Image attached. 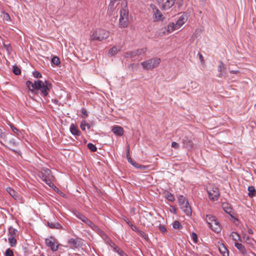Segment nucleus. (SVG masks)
<instances>
[{"mask_svg":"<svg viewBox=\"0 0 256 256\" xmlns=\"http://www.w3.org/2000/svg\"><path fill=\"white\" fill-rule=\"evenodd\" d=\"M110 32L104 29L97 28L92 32L90 37V41L100 42L108 38Z\"/></svg>","mask_w":256,"mask_h":256,"instance_id":"1","label":"nucleus"},{"mask_svg":"<svg viewBox=\"0 0 256 256\" xmlns=\"http://www.w3.org/2000/svg\"><path fill=\"white\" fill-rule=\"evenodd\" d=\"M124 5L120 10V18L119 20L120 27L126 28L128 24V10L126 2H122Z\"/></svg>","mask_w":256,"mask_h":256,"instance_id":"2","label":"nucleus"},{"mask_svg":"<svg viewBox=\"0 0 256 256\" xmlns=\"http://www.w3.org/2000/svg\"><path fill=\"white\" fill-rule=\"evenodd\" d=\"M206 220L208 227L211 228L214 232L218 233L221 231L220 224L215 216L211 214H206Z\"/></svg>","mask_w":256,"mask_h":256,"instance_id":"3","label":"nucleus"},{"mask_svg":"<svg viewBox=\"0 0 256 256\" xmlns=\"http://www.w3.org/2000/svg\"><path fill=\"white\" fill-rule=\"evenodd\" d=\"M38 176L41 180L44 182L49 186L52 187L54 186V184L52 182V180L54 176L49 169L42 168L39 172Z\"/></svg>","mask_w":256,"mask_h":256,"instance_id":"4","label":"nucleus"},{"mask_svg":"<svg viewBox=\"0 0 256 256\" xmlns=\"http://www.w3.org/2000/svg\"><path fill=\"white\" fill-rule=\"evenodd\" d=\"M36 90H40L44 96H47L48 94V92L52 88V84L46 80L44 82L40 80H37V84Z\"/></svg>","mask_w":256,"mask_h":256,"instance_id":"5","label":"nucleus"},{"mask_svg":"<svg viewBox=\"0 0 256 256\" xmlns=\"http://www.w3.org/2000/svg\"><path fill=\"white\" fill-rule=\"evenodd\" d=\"M161 60L160 58H154L142 62L141 65L144 69L151 70L158 66Z\"/></svg>","mask_w":256,"mask_h":256,"instance_id":"6","label":"nucleus"},{"mask_svg":"<svg viewBox=\"0 0 256 256\" xmlns=\"http://www.w3.org/2000/svg\"><path fill=\"white\" fill-rule=\"evenodd\" d=\"M178 202L180 206V208L184 211V212L188 216L191 215L192 210L189 203L186 200V198L183 196H180L178 198Z\"/></svg>","mask_w":256,"mask_h":256,"instance_id":"7","label":"nucleus"},{"mask_svg":"<svg viewBox=\"0 0 256 256\" xmlns=\"http://www.w3.org/2000/svg\"><path fill=\"white\" fill-rule=\"evenodd\" d=\"M207 192L210 200L214 201L218 200L220 196V192L218 187L213 184H210L207 187Z\"/></svg>","mask_w":256,"mask_h":256,"instance_id":"8","label":"nucleus"},{"mask_svg":"<svg viewBox=\"0 0 256 256\" xmlns=\"http://www.w3.org/2000/svg\"><path fill=\"white\" fill-rule=\"evenodd\" d=\"M74 215L78 219L80 220L83 222L87 224L88 226L94 230H98V228L93 222L88 218L86 216L78 212H74Z\"/></svg>","mask_w":256,"mask_h":256,"instance_id":"9","label":"nucleus"},{"mask_svg":"<svg viewBox=\"0 0 256 256\" xmlns=\"http://www.w3.org/2000/svg\"><path fill=\"white\" fill-rule=\"evenodd\" d=\"M147 51L146 48H139L134 51H129L124 54L126 58H135L136 56L144 55Z\"/></svg>","mask_w":256,"mask_h":256,"instance_id":"10","label":"nucleus"},{"mask_svg":"<svg viewBox=\"0 0 256 256\" xmlns=\"http://www.w3.org/2000/svg\"><path fill=\"white\" fill-rule=\"evenodd\" d=\"M46 246L50 248L52 252H56L58 248V244H57L56 240L52 237L46 238L45 240Z\"/></svg>","mask_w":256,"mask_h":256,"instance_id":"11","label":"nucleus"},{"mask_svg":"<svg viewBox=\"0 0 256 256\" xmlns=\"http://www.w3.org/2000/svg\"><path fill=\"white\" fill-rule=\"evenodd\" d=\"M68 244L71 247L78 248H80L82 245V242L81 239L78 238H71L68 240Z\"/></svg>","mask_w":256,"mask_h":256,"instance_id":"12","label":"nucleus"},{"mask_svg":"<svg viewBox=\"0 0 256 256\" xmlns=\"http://www.w3.org/2000/svg\"><path fill=\"white\" fill-rule=\"evenodd\" d=\"M182 142L184 146L188 150H191L193 148L194 144L190 139L188 137H184L182 140Z\"/></svg>","mask_w":256,"mask_h":256,"instance_id":"13","label":"nucleus"},{"mask_svg":"<svg viewBox=\"0 0 256 256\" xmlns=\"http://www.w3.org/2000/svg\"><path fill=\"white\" fill-rule=\"evenodd\" d=\"M8 146H5L11 150L16 152V150L14 148L18 146V144L16 142V140L14 138L10 140L7 141Z\"/></svg>","mask_w":256,"mask_h":256,"instance_id":"14","label":"nucleus"},{"mask_svg":"<svg viewBox=\"0 0 256 256\" xmlns=\"http://www.w3.org/2000/svg\"><path fill=\"white\" fill-rule=\"evenodd\" d=\"M222 207L226 213L228 214L232 217V214H234V212L230 204L226 202H224L222 204Z\"/></svg>","mask_w":256,"mask_h":256,"instance_id":"15","label":"nucleus"},{"mask_svg":"<svg viewBox=\"0 0 256 256\" xmlns=\"http://www.w3.org/2000/svg\"><path fill=\"white\" fill-rule=\"evenodd\" d=\"M112 132L118 136H122L124 132L123 128L119 126H113Z\"/></svg>","mask_w":256,"mask_h":256,"instance_id":"16","label":"nucleus"},{"mask_svg":"<svg viewBox=\"0 0 256 256\" xmlns=\"http://www.w3.org/2000/svg\"><path fill=\"white\" fill-rule=\"evenodd\" d=\"M154 12V21L162 20L164 18L163 15L158 9H156Z\"/></svg>","mask_w":256,"mask_h":256,"instance_id":"17","label":"nucleus"},{"mask_svg":"<svg viewBox=\"0 0 256 256\" xmlns=\"http://www.w3.org/2000/svg\"><path fill=\"white\" fill-rule=\"evenodd\" d=\"M70 130L72 134L77 136L80 135V132L78 130V126L76 124H72Z\"/></svg>","mask_w":256,"mask_h":256,"instance_id":"18","label":"nucleus"},{"mask_svg":"<svg viewBox=\"0 0 256 256\" xmlns=\"http://www.w3.org/2000/svg\"><path fill=\"white\" fill-rule=\"evenodd\" d=\"M176 0H166V2L162 4V8L164 10H168L172 7L174 3Z\"/></svg>","mask_w":256,"mask_h":256,"instance_id":"19","label":"nucleus"},{"mask_svg":"<svg viewBox=\"0 0 256 256\" xmlns=\"http://www.w3.org/2000/svg\"><path fill=\"white\" fill-rule=\"evenodd\" d=\"M48 226L50 228H56V229H62V226L58 222H48Z\"/></svg>","mask_w":256,"mask_h":256,"instance_id":"20","label":"nucleus"},{"mask_svg":"<svg viewBox=\"0 0 256 256\" xmlns=\"http://www.w3.org/2000/svg\"><path fill=\"white\" fill-rule=\"evenodd\" d=\"M234 246L240 250V252L242 254H246V250L244 246L241 243L236 242L234 244Z\"/></svg>","mask_w":256,"mask_h":256,"instance_id":"21","label":"nucleus"},{"mask_svg":"<svg viewBox=\"0 0 256 256\" xmlns=\"http://www.w3.org/2000/svg\"><path fill=\"white\" fill-rule=\"evenodd\" d=\"M36 84H37V80H35L34 83L32 82L30 80L27 81L26 82V85L27 87L30 91H33L34 90H36Z\"/></svg>","mask_w":256,"mask_h":256,"instance_id":"22","label":"nucleus"},{"mask_svg":"<svg viewBox=\"0 0 256 256\" xmlns=\"http://www.w3.org/2000/svg\"><path fill=\"white\" fill-rule=\"evenodd\" d=\"M219 250L222 256H229L228 251L223 244L219 247Z\"/></svg>","mask_w":256,"mask_h":256,"instance_id":"23","label":"nucleus"},{"mask_svg":"<svg viewBox=\"0 0 256 256\" xmlns=\"http://www.w3.org/2000/svg\"><path fill=\"white\" fill-rule=\"evenodd\" d=\"M6 191L14 200H18V193L13 189L10 188H6Z\"/></svg>","mask_w":256,"mask_h":256,"instance_id":"24","label":"nucleus"},{"mask_svg":"<svg viewBox=\"0 0 256 256\" xmlns=\"http://www.w3.org/2000/svg\"><path fill=\"white\" fill-rule=\"evenodd\" d=\"M17 230L12 226L8 228V236H9L16 237L18 235Z\"/></svg>","mask_w":256,"mask_h":256,"instance_id":"25","label":"nucleus"},{"mask_svg":"<svg viewBox=\"0 0 256 256\" xmlns=\"http://www.w3.org/2000/svg\"><path fill=\"white\" fill-rule=\"evenodd\" d=\"M185 23V18L183 16H180L177 20L176 24V26L178 29Z\"/></svg>","mask_w":256,"mask_h":256,"instance_id":"26","label":"nucleus"},{"mask_svg":"<svg viewBox=\"0 0 256 256\" xmlns=\"http://www.w3.org/2000/svg\"><path fill=\"white\" fill-rule=\"evenodd\" d=\"M178 29V28L176 26V24L173 23H170L168 24V25L167 26V32L168 33H171L175 30Z\"/></svg>","mask_w":256,"mask_h":256,"instance_id":"27","label":"nucleus"},{"mask_svg":"<svg viewBox=\"0 0 256 256\" xmlns=\"http://www.w3.org/2000/svg\"><path fill=\"white\" fill-rule=\"evenodd\" d=\"M230 236L234 241H242L240 235L236 232H232L230 235Z\"/></svg>","mask_w":256,"mask_h":256,"instance_id":"28","label":"nucleus"},{"mask_svg":"<svg viewBox=\"0 0 256 256\" xmlns=\"http://www.w3.org/2000/svg\"><path fill=\"white\" fill-rule=\"evenodd\" d=\"M248 195L250 198L254 197L256 194V191L254 189V188L252 186H248Z\"/></svg>","mask_w":256,"mask_h":256,"instance_id":"29","label":"nucleus"},{"mask_svg":"<svg viewBox=\"0 0 256 256\" xmlns=\"http://www.w3.org/2000/svg\"><path fill=\"white\" fill-rule=\"evenodd\" d=\"M80 127L82 130H86V127H87L88 129H90V126L89 124L86 122V120H82L81 122Z\"/></svg>","mask_w":256,"mask_h":256,"instance_id":"30","label":"nucleus"},{"mask_svg":"<svg viewBox=\"0 0 256 256\" xmlns=\"http://www.w3.org/2000/svg\"><path fill=\"white\" fill-rule=\"evenodd\" d=\"M165 198L169 201L173 202L174 200V196L168 192H166L164 193Z\"/></svg>","mask_w":256,"mask_h":256,"instance_id":"31","label":"nucleus"},{"mask_svg":"<svg viewBox=\"0 0 256 256\" xmlns=\"http://www.w3.org/2000/svg\"><path fill=\"white\" fill-rule=\"evenodd\" d=\"M16 237L9 236L8 238V242L12 247H14L16 244Z\"/></svg>","mask_w":256,"mask_h":256,"instance_id":"32","label":"nucleus"},{"mask_svg":"<svg viewBox=\"0 0 256 256\" xmlns=\"http://www.w3.org/2000/svg\"><path fill=\"white\" fill-rule=\"evenodd\" d=\"M118 51L119 50L116 47L113 46L109 50L108 54L110 56H114L116 54Z\"/></svg>","mask_w":256,"mask_h":256,"instance_id":"33","label":"nucleus"},{"mask_svg":"<svg viewBox=\"0 0 256 256\" xmlns=\"http://www.w3.org/2000/svg\"><path fill=\"white\" fill-rule=\"evenodd\" d=\"M173 228L174 229L180 230L182 228V226L178 220H176L172 224Z\"/></svg>","mask_w":256,"mask_h":256,"instance_id":"34","label":"nucleus"},{"mask_svg":"<svg viewBox=\"0 0 256 256\" xmlns=\"http://www.w3.org/2000/svg\"><path fill=\"white\" fill-rule=\"evenodd\" d=\"M51 62L52 64H55L56 66H58L60 64V58L58 56H54L51 60Z\"/></svg>","mask_w":256,"mask_h":256,"instance_id":"35","label":"nucleus"},{"mask_svg":"<svg viewBox=\"0 0 256 256\" xmlns=\"http://www.w3.org/2000/svg\"><path fill=\"white\" fill-rule=\"evenodd\" d=\"M116 2L113 1V0H110V3L108 6V11L110 12H112L114 10V4Z\"/></svg>","mask_w":256,"mask_h":256,"instance_id":"36","label":"nucleus"},{"mask_svg":"<svg viewBox=\"0 0 256 256\" xmlns=\"http://www.w3.org/2000/svg\"><path fill=\"white\" fill-rule=\"evenodd\" d=\"M12 72L16 75H19L21 73L20 68L16 66H13Z\"/></svg>","mask_w":256,"mask_h":256,"instance_id":"37","label":"nucleus"},{"mask_svg":"<svg viewBox=\"0 0 256 256\" xmlns=\"http://www.w3.org/2000/svg\"><path fill=\"white\" fill-rule=\"evenodd\" d=\"M88 148L93 152H95L97 150L96 147L92 143L88 144Z\"/></svg>","mask_w":256,"mask_h":256,"instance_id":"38","label":"nucleus"},{"mask_svg":"<svg viewBox=\"0 0 256 256\" xmlns=\"http://www.w3.org/2000/svg\"><path fill=\"white\" fill-rule=\"evenodd\" d=\"M6 134L4 130L0 128V138L4 140L6 138Z\"/></svg>","mask_w":256,"mask_h":256,"instance_id":"39","label":"nucleus"},{"mask_svg":"<svg viewBox=\"0 0 256 256\" xmlns=\"http://www.w3.org/2000/svg\"><path fill=\"white\" fill-rule=\"evenodd\" d=\"M5 256H14L12 250L10 248H8L6 251Z\"/></svg>","mask_w":256,"mask_h":256,"instance_id":"40","label":"nucleus"},{"mask_svg":"<svg viewBox=\"0 0 256 256\" xmlns=\"http://www.w3.org/2000/svg\"><path fill=\"white\" fill-rule=\"evenodd\" d=\"M3 18L6 21H10V15L6 12L3 13Z\"/></svg>","mask_w":256,"mask_h":256,"instance_id":"41","label":"nucleus"},{"mask_svg":"<svg viewBox=\"0 0 256 256\" xmlns=\"http://www.w3.org/2000/svg\"><path fill=\"white\" fill-rule=\"evenodd\" d=\"M191 238L194 243L198 242V236L196 234L192 232L191 235Z\"/></svg>","mask_w":256,"mask_h":256,"instance_id":"42","label":"nucleus"},{"mask_svg":"<svg viewBox=\"0 0 256 256\" xmlns=\"http://www.w3.org/2000/svg\"><path fill=\"white\" fill-rule=\"evenodd\" d=\"M33 75L36 78H40L42 77L41 74L38 71H34L33 72Z\"/></svg>","mask_w":256,"mask_h":256,"instance_id":"43","label":"nucleus"},{"mask_svg":"<svg viewBox=\"0 0 256 256\" xmlns=\"http://www.w3.org/2000/svg\"><path fill=\"white\" fill-rule=\"evenodd\" d=\"M158 228L159 230L162 232H164L166 231V229L164 225L160 224L158 226Z\"/></svg>","mask_w":256,"mask_h":256,"instance_id":"44","label":"nucleus"},{"mask_svg":"<svg viewBox=\"0 0 256 256\" xmlns=\"http://www.w3.org/2000/svg\"><path fill=\"white\" fill-rule=\"evenodd\" d=\"M10 128L14 132L15 134H18L19 130L17 128L14 127L12 125L10 126Z\"/></svg>","mask_w":256,"mask_h":256,"instance_id":"45","label":"nucleus"},{"mask_svg":"<svg viewBox=\"0 0 256 256\" xmlns=\"http://www.w3.org/2000/svg\"><path fill=\"white\" fill-rule=\"evenodd\" d=\"M130 163L134 166L136 168H138V167L140 166V164H137L133 160H130Z\"/></svg>","mask_w":256,"mask_h":256,"instance_id":"46","label":"nucleus"},{"mask_svg":"<svg viewBox=\"0 0 256 256\" xmlns=\"http://www.w3.org/2000/svg\"><path fill=\"white\" fill-rule=\"evenodd\" d=\"M171 146L172 148H174L176 149H178L179 148L178 144L174 142L172 143Z\"/></svg>","mask_w":256,"mask_h":256,"instance_id":"47","label":"nucleus"},{"mask_svg":"<svg viewBox=\"0 0 256 256\" xmlns=\"http://www.w3.org/2000/svg\"><path fill=\"white\" fill-rule=\"evenodd\" d=\"M139 233L140 234V236H142L144 239L146 240L148 238V235L144 232L140 231Z\"/></svg>","mask_w":256,"mask_h":256,"instance_id":"48","label":"nucleus"},{"mask_svg":"<svg viewBox=\"0 0 256 256\" xmlns=\"http://www.w3.org/2000/svg\"><path fill=\"white\" fill-rule=\"evenodd\" d=\"M82 113L83 115H84V116H82V118H85L88 116V114L87 111L84 109H82Z\"/></svg>","mask_w":256,"mask_h":256,"instance_id":"49","label":"nucleus"},{"mask_svg":"<svg viewBox=\"0 0 256 256\" xmlns=\"http://www.w3.org/2000/svg\"><path fill=\"white\" fill-rule=\"evenodd\" d=\"M126 158H127V159H128V160L129 162H130V160H132L130 157V156L129 154V148L127 150V152H126Z\"/></svg>","mask_w":256,"mask_h":256,"instance_id":"50","label":"nucleus"},{"mask_svg":"<svg viewBox=\"0 0 256 256\" xmlns=\"http://www.w3.org/2000/svg\"><path fill=\"white\" fill-rule=\"evenodd\" d=\"M243 239L245 240V242L247 243H250L249 242L250 240V238L248 236H246V235H244L243 236Z\"/></svg>","mask_w":256,"mask_h":256,"instance_id":"51","label":"nucleus"},{"mask_svg":"<svg viewBox=\"0 0 256 256\" xmlns=\"http://www.w3.org/2000/svg\"><path fill=\"white\" fill-rule=\"evenodd\" d=\"M224 64H222V62H220V65L218 68V70L221 72V71H222V69H224Z\"/></svg>","mask_w":256,"mask_h":256,"instance_id":"52","label":"nucleus"},{"mask_svg":"<svg viewBox=\"0 0 256 256\" xmlns=\"http://www.w3.org/2000/svg\"><path fill=\"white\" fill-rule=\"evenodd\" d=\"M116 252L119 254L120 255V254L122 253L121 252H123V251L122 250H121L120 248H114Z\"/></svg>","mask_w":256,"mask_h":256,"instance_id":"53","label":"nucleus"},{"mask_svg":"<svg viewBox=\"0 0 256 256\" xmlns=\"http://www.w3.org/2000/svg\"><path fill=\"white\" fill-rule=\"evenodd\" d=\"M198 56H199V58H200V61L202 62H204V58H203L202 54L200 52H199Z\"/></svg>","mask_w":256,"mask_h":256,"instance_id":"54","label":"nucleus"},{"mask_svg":"<svg viewBox=\"0 0 256 256\" xmlns=\"http://www.w3.org/2000/svg\"><path fill=\"white\" fill-rule=\"evenodd\" d=\"M146 166L140 165V166L138 167V168H140L142 170H144L146 169Z\"/></svg>","mask_w":256,"mask_h":256,"instance_id":"55","label":"nucleus"},{"mask_svg":"<svg viewBox=\"0 0 256 256\" xmlns=\"http://www.w3.org/2000/svg\"><path fill=\"white\" fill-rule=\"evenodd\" d=\"M150 7L152 8L154 11H155V10H156V9H158V8H156V7L154 5V4H151V5H150Z\"/></svg>","mask_w":256,"mask_h":256,"instance_id":"56","label":"nucleus"},{"mask_svg":"<svg viewBox=\"0 0 256 256\" xmlns=\"http://www.w3.org/2000/svg\"><path fill=\"white\" fill-rule=\"evenodd\" d=\"M248 232L249 234H253V230L252 229L249 228L248 230Z\"/></svg>","mask_w":256,"mask_h":256,"instance_id":"57","label":"nucleus"},{"mask_svg":"<svg viewBox=\"0 0 256 256\" xmlns=\"http://www.w3.org/2000/svg\"><path fill=\"white\" fill-rule=\"evenodd\" d=\"M122 253L120 255V256H128L124 251L121 252Z\"/></svg>","mask_w":256,"mask_h":256,"instance_id":"58","label":"nucleus"},{"mask_svg":"<svg viewBox=\"0 0 256 256\" xmlns=\"http://www.w3.org/2000/svg\"><path fill=\"white\" fill-rule=\"evenodd\" d=\"M238 71H235V70H230V72L231 74H236V73H238Z\"/></svg>","mask_w":256,"mask_h":256,"instance_id":"59","label":"nucleus"},{"mask_svg":"<svg viewBox=\"0 0 256 256\" xmlns=\"http://www.w3.org/2000/svg\"><path fill=\"white\" fill-rule=\"evenodd\" d=\"M222 74H220V75L218 76L219 77H222Z\"/></svg>","mask_w":256,"mask_h":256,"instance_id":"60","label":"nucleus"}]
</instances>
